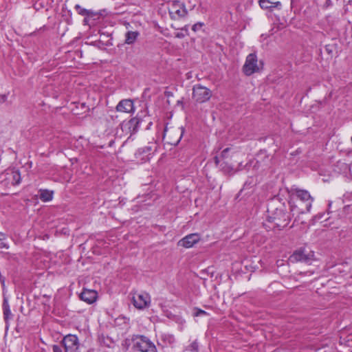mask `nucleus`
I'll list each match as a JSON object with an SVG mask.
<instances>
[{"instance_id": "obj_1", "label": "nucleus", "mask_w": 352, "mask_h": 352, "mask_svg": "<svg viewBox=\"0 0 352 352\" xmlns=\"http://www.w3.org/2000/svg\"><path fill=\"white\" fill-rule=\"evenodd\" d=\"M267 220L270 223H273V228H277L279 230L286 227L289 221V214L283 208H276L274 211L270 212Z\"/></svg>"}, {"instance_id": "obj_2", "label": "nucleus", "mask_w": 352, "mask_h": 352, "mask_svg": "<svg viewBox=\"0 0 352 352\" xmlns=\"http://www.w3.org/2000/svg\"><path fill=\"white\" fill-rule=\"evenodd\" d=\"M133 342L134 348L140 352H157L155 344L144 336H136Z\"/></svg>"}, {"instance_id": "obj_3", "label": "nucleus", "mask_w": 352, "mask_h": 352, "mask_svg": "<svg viewBox=\"0 0 352 352\" xmlns=\"http://www.w3.org/2000/svg\"><path fill=\"white\" fill-rule=\"evenodd\" d=\"M212 96V91L208 88L201 85H195L192 88V99L198 103L208 101Z\"/></svg>"}, {"instance_id": "obj_4", "label": "nucleus", "mask_w": 352, "mask_h": 352, "mask_svg": "<svg viewBox=\"0 0 352 352\" xmlns=\"http://www.w3.org/2000/svg\"><path fill=\"white\" fill-rule=\"evenodd\" d=\"M184 133L182 127L165 129L164 133V138L167 139L168 144L171 145H177L180 142Z\"/></svg>"}, {"instance_id": "obj_5", "label": "nucleus", "mask_w": 352, "mask_h": 352, "mask_svg": "<svg viewBox=\"0 0 352 352\" xmlns=\"http://www.w3.org/2000/svg\"><path fill=\"white\" fill-rule=\"evenodd\" d=\"M260 69L258 63L257 56L255 54H250L245 60V63L243 67V71L247 76H250L252 74L258 72Z\"/></svg>"}, {"instance_id": "obj_6", "label": "nucleus", "mask_w": 352, "mask_h": 352, "mask_svg": "<svg viewBox=\"0 0 352 352\" xmlns=\"http://www.w3.org/2000/svg\"><path fill=\"white\" fill-rule=\"evenodd\" d=\"M65 348V352H77L79 349L80 342L76 336L68 334L61 341Z\"/></svg>"}, {"instance_id": "obj_7", "label": "nucleus", "mask_w": 352, "mask_h": 352, "mask_svg": "<svg viewBox=\"0 0 352 352\" xmlns=\"http://www.w3.org/2000/svg\"><path fill=\"white\" fill-rule=\"evenodd\" d=\"M314 254L313 252H307L305 249H300L295 251L290 256L291 263L305 262L309 263L314 259Z\"/></svg>"}, {"instance_id": "obj_8", "label": "nucleus", "mask_w": 352, "mask_h": 352, "mask_svg": "<svg viewBox=\"0 0 352 352\" xmlns=\"http://www.w3.org/2000/svg\"><path fill=\"white\" fill-rule=\"evenodd\" d=\"M140 122V119L134 117L128 121L122 122L120 124V128L126 135H131L137 132Z\"/></svg>"}, {"instance_id": "obj_9", "label": "nucleus", "mask_w": 352, "mask_h": 352, "mask_svg": "<svg viewBox=\"0 0 352 352\" xmlns=\"http://www.w3.org/2000/svg\"><path fill=\"white\" fill-rule=\"evenodd\" d=\"M150 302V296L146 293L139 294L133 297V305L139 309H142L148 307Z\"/></svg>"}, {"instance_id": "obj_10", "label": "nucleus", "mask_w": 352, "mask_h": 352, "mask_svg": "<svg viewBox=\"0 0 352 352\" xmlns=\"http://www.w3.org/2000/svg\"><path fill=\"white\" fill-rule=\"evenodd\" d=\"M296 201H302L305 203L306 209H311L313 198L311 197L309 192L305 190L297 189L295 192Z\"/></svg>"}, {"instance_id": "obj_11", "label": "nucleus", "mask_w": 352, "mask_h": 352, "mask_svg": "<svg viewBox=\"0 0 352 352\" xmlns=\"http://www.w3.org/2000/svg\"><path fill=\"white\" fill-rule=\"evenodd\" d=\"M199 240L200 236L198 234H190L179 241L178 245L186 248H190L192 247L195 243H197Z\"/></svg>"}, {"instance_id": "obj_12", "label": "nucleus", "mask_w": 352, "mask_h": 352, "mask_svg": "<svg viewBox=\"0 0 352 352\" xmlns=\"http://www.w3.org/2000/svg\"><path fill=\"white\" fill-rule=\"evenodd\" d=\"M82 300L88 304H92L96 300L97 292L92 289H84L80 295Z\"/></svg>"}, {"instance_id": "obj_13", "label": "nucleus", "mask_w": 352, "mask_h": 352, "mask_svg": "<svg viewBox=\"0 0 352 352\" xmlns=\"http://www.w3.org/2000/svg\"><path fill=\"white\" fill-rule=\"evenodd\" d=\"M159 342L160 344L162 345V346H173L175 342V338L172 334L163 333L160 336Z\"/></svg>"}, {"instance_id": "obj_14", "label": "nucleus", "mask_w": 352, "mask_h": 352, "mask_svg": "<svg viewBox=\"0 0 352 352\" xmlns=\"http://www.w3.org/2000/svg\"><path fill=\"white\" fill-rule=\"evenodd\" d=\"M291 211L294 213L304 214L310 211V209H306L305 203L302 201H294L291 205Z\"/></svg>"}, {"instance_id": "obj_15", "label": "nucleus", "mask_w": 352, "mask_h": 352, "mask_svg": "<svg viewBox=\"0 0 352 352\" xmlns=\"http://www.w3.org/2000/svg\"><path fill=\"white\" fill-rule=\"evenodd\" d=\"M133 109V103L131 100H122L116 107V110L120 112L130 113Z\"/></svg>"}, {"instance_id": "obj_16", "label": "nucleus", "mask_w": 352, "mask_h": 352, "mask_svg": "<svg viewBox=\"0 0 352 352\" xmlns=\"http://www.w3.org/2000/svg\"><path fill=\"white\" fill-rule=\"evenodd\" d=\"M38 193L39 199L43 202L50 201L53 199V190H50L47 189H40L38 190Z\"/></svg>"}, {"instance_id": "obj_17", "label": "nucleus", "mask_w": 352, "mask_h": 352, "mask_svg": "<svg viewBox=\"0 0 352 352\" xmlns=\"http://www.w3.org/2000/svg\"><path fill=\"white\" fill-rule=\"evenodd\" d=\"M239 153V151L236 148L228 147L223 149L221 153V158L222 160H227L229 157H232Z\"/></svg>"}, {"instance_id": "obj_18", "label": "nucleus", "mask_w": 352, "mask_h": 352, "mask_svg": "<svg viewBox=\"0 0 352 352\" xmlns=\"http://www.w3.org/2000/svg\"><path fill=\"white\" fill-rule=\"evenodd\" d=\"M139 32L138 31H128L125 35V43L128 45L133 44L137 40Z\"/></svg>"}, {"instance_id": "obj_19", "label": "nucleus", "mask_w": 352, "mask_h": 352, "mask_svg": "<svg viewBox=\"0 0 352 352\" xmlns=\"http://www.w3.org/2000/svg\"><path fill=\"white\" fill-rule=\"evenodd\" d=\"M3 309L4 320L6 322V324H8V320L12 318V315L11 314V311L10 309L8 302L6 299H4V300H3Z\"/></svg>"}, {"instance_id": "obj_20", "label": "nucleus", "mask_w": 352, "mask_h": 352, "mask_svg": "<svg viewBox=\"0 0 352 352\" xmlns=\"http://www.w3.org/2000/svg\"><path fill=\"white\" fill-rule=\"evenodd\" d=\"M75 9L78 12V13L82 16H89L90 14L89 10L81 8V6L79 5H76Z\"/></svg>"}, {"instance_id": "obj_21", "label": "nucleus", "mask_w": 352, "mask_h": 352, "mask_svg": "<svg viewBox=\"0 0 352 352\" xmlns=\"http://www.w3.org/2000/svg\"><path fill=\"white\" fill-rule=\"evenodd\" d=\"M187 351L192 352H198L199 345L197 341L192 342L186 349Z\"/></svg>"}, {"instance_id": "obj_22", "label": "nucleus", "mask_w": 352, "mask_h": 352, "mask_svg": "<svg viewBox=\"0 0 352 352\" xmlns=\"http://www.w3.org/2000/svg\"><path fill=\"white\" fill-rule=\"evenodd\" d=\"M272 3V2H271L270 0H260L259 1V6L263 9L270 8Z\"/></svg>"}, {"instance_id": "obj_23", "label": "nucleus", "mask_w": 352, "mask_h": 352, "mask_svg": "<svg viewBox=\"0 0 352 352\" xmlns=\"http://www.w3.org/2000/svg\"><path fill=\"white\" fill-rule=\"evenodd\" d=\"M195 313H194V316H203V315H208V313L202 309H198V308H196L195 309Z\"/></svg>"}, {"instance_id": "obj_24", "label": "nucleus", "mask_w": 352, "mask_h": 352, "mask_svg": "<svg viewBox=\"0 0 352 352\" xmlns=\"http://www.w3.org/2000/svg\"><path fill=\"white\" fill-rule=\"evenodd\" d=\"M173 6H179L180 7V5L176 4V5H173ZM181 7H182V8H183V6H181ZM175 13L179 16H183L185 15L186 11L184 10V9H182V10L177 9L175 10Z\"/></svg>"}, {"instance_id": "obj_25", "label": "nucleus", "mask_w": 352, "mask_h": 352, "mask_svg": "<svg viewBox=\"0 0 352 352\" xmlns=\"http://www.w3.org/2000/svg\"><path fill=\"white\" fill-rule=\"evenodd\" d=\"M203 25H204L203 23H201V22L197 23L192 25V30L194 32H197L198 30L201 29L203 27Z\"/></svg>"}, {"instance_id": "obj_26", "label": "nucleus", "mask_w": 352, "mask_h": 352, "mask_svg": "<svg viewBox=\"0 0 352 352\" xmlns=\"http://www.w3.org/2000/svg\"><path fill=\"white\" fill-rule=\"evenodd\" d=\"M21 182V177H17L16 179L15 177H12V182L11 185L12 186H16L19 185Z\"/></svg>"}, {"instance_id": "obj_27", "label": "nucleus", "mask_w": 352, "mask_h": 352, "mask_svg": "<svg viewBox=\"0 0 352 352\" xmlns=\"http://www.w3.org/2000/svg\"><path fill=\"white\" fill-rule=\"evenodd\" d=\"M52 350L53 352H63L61 347L56 344L52 346Z\"/></svg>"}, {"instance_id": "obj_28", "label": "nucleus", "mask_w": 352, "mask_h": 352, "mask_svg": "<svg viewBox=\"0 0 352 352\" xmlns=\"http://www.w3.org/2000/svg\"><path fill=\"white\" fill-rule=\"evenodd\" d=\"M7 100V96L6 94L0 95V102L3 103Z\"/></svg>"}, {"instance_id": "obj_29", "label": "nucleus", "mask_w": 352, "mask_h": 352, "mask_svg": "<svg viewBox=\"0 0 352 352\" xmlns=\"http://www.w3.org/2000/svg\"><path fill=\"white\" fill-rule=\"evenodd\" d=\"M280 6V1L272 2V3L271 4V8H276Z\"/></svg>"}, {"instance_id": "obj_30", "label": "nucleus", "mask_w": 352, "mask_h": 352, "mask_svg": "<svg viewBox=\"0 0 352 352\" xmlns=\"http://www.w3.org/2000/svg\"><path fill=\"white\" fill-rule=\"evenodd\" d=\"M184 36H185V34L182 32H177L175 34V37L179 38H182Z\"/></svg>"}, {"instance_id": "obj_31", "label": "nucleus", "mask_w": 352, "mask_h": 352, "mask_svg": "<svg viewBox=\"0 0 352 352\" xmlns=\"http://www.w3.org/2000/svg\"><path fill=\"white\" fill-rule=\"evenodd\" d=\"M220 159H221V156H220V157H217V156H216V157L214 158V162H215V164H216L217 165L219 164V162H220Z\"/></svg>"}, {"instance_id": "obj_32", "label": "nucleus", "mask_w": 352, "mask_h": 352, "mask_svg": "<svg viewBox=\"0 0 352 352\" xmlns=\"http://www.w3.org/2000/svg\"><path fill=\"white\" fill-rule=\"evenodd\" d=\"M0 280H1V284H2V285H4V283H5V278H4V277H3V276H1V274H0Z\"/></svg>"}, {"instance_id": "obj_33", "label": "nucleus", "mask_w": 352, "mask_h": 352, "mask_svg": "<svg viewBox=\"0 0 352 352\" xmlns=\"http://www.w3.org/2000/svg\"><path fill=\"white\" fill-rule=\"evenodd\" d=\"M5 234L2 232H0V241L5 239Z\"/></svg>"}, {"instance_id": "obj_34", "label": "nucleus", "mask_w": 352, "mask_h": 352, "mask_svg": "<svg viewBox=\"0 0 352 352\" xmlns=\"http://www.w3.org/2000/svg\"><path fill=\"white\" fill-rule=\"evenodd\" d=\"M9 179H5L3 181H2V182H5L6 184H10V181H8Z\"/></svg>"}, {"instance_id": "obj_35", "label": "nucleus", "mask_w": 352, "mask_h": 352, "mask_svg": "<svg viewBox=\"0 0 352 352\" xmlns=\"http://www.w3.org/2000/svg\"><path fill=\"white\" fill-rule=\"evenodd\" d=\"M15 173H16V175H20V173H19V171H18V170H16Z\"/></svg>"}]
</instances>
